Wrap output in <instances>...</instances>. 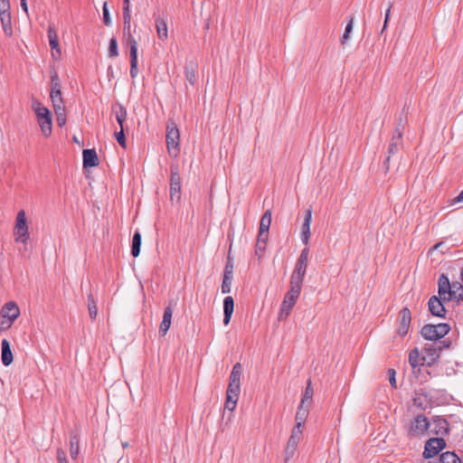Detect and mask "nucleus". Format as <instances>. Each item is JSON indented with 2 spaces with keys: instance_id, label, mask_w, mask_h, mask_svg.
<instances>
[{
  "instance_id": "nucleus-1",
  "label": "nucleus",
  "mask_w": 463,
  "mask_h": 463,
  "mask_svg": "<svg viewBox=\"0 0 463 463\" xmlns=\"http://www.w3.org/2000/svg\"><path fill=\"white\" fill-rule=\"evenodd\" d=\"M242 374V366L236 363L232 370L229 379V385L226 392L225 409L232 411L237 405V401L241 392V376Z\"/></svg>"
},
{
  "instance_id": "nucleus-2",
  "label": "nucleus",
  "mask_w": 463,
  "mask_h": 463,
  "mask_svg": "<svg viewBox=\"0 0 463 463\" xmlns=\"http://www.w3.org/2000/svg\"><path fill=\"white\" fill-rule=\"evenodd\" d=\"M32 109L36 115L43 135L44 137H50L52 129L51 111L37 99H33Z\"/></svg>"
},
{
  "instance_id": "nucleus-3",
  "label": "nucleus",
  "mask_w": 463,
  "mask_h": 463,
  "mask_svg": "<svg viewBox=\"0 0 463 463\" xmlns=\"http://www.w3.org/2000/svg\"><path fill=\"white\" fill-rule=\"evenodd\" d=\"M430 422L423 414L417 415L409 424L407 435L409 438H420L428 433Z\"/></svg>"
},
{
  "instance_id": "nucleus-4",
  "label": "nucleus",
  "mask_w": 463,
  "mask_h": 463,
  "mask_svg": "<svg viewBox=\"0 0 463 463\" xmlns=\"http://www.w3.org/2000/svg\"><path fill=\"white\" fill-rule=\"evenodd\" d=\"M450 330V326L446 323L438 325H425L421 328V335L427 340L435 341L445 336Z\"/></svg>"
},
{
  "instance_id": "nucleus-5",
  "label": "nucleus",
  "mask_w": 463,
  "mask_h": 463,
  "mask_svg": "<svg viewBox=\"0 0 463 463\" xmlns=\"http://www.w3.org/2000/svg\"><path fill=\"white\" fill-rule=\"evenodd\" d=\"M165 137L168 153L174 156H176L180 151V134L179 129L174 122H171L167 125Z\"/></svg>"
},
{
  "instance_id": "nucleus-6",
  "label": "nucleus",
  "mask_w": 463,
  "mask_h": 463,
  "mask_svg": "<svg viewBox=\"0 0 463 463\" xmlns=\"http://www.w3.org/2000/svg\"><path fill=\"white\" fill-rule=\"evenodd\" d=\"M14 235L15 241L18 242L25 243L29 239L28 226L26 222V215L24 211L21 210L18 212L15 225L14 229Z\"/></svg>"
},
{
  "instance_id": "nucleus-7",
  "label": "nucleus",
  "mask_w": 463,
  "mask_h": 463,
  "mask_svg": "<svg viewBox=\"0 0 463 463\" xmlns=\"http://www.w3.org/2000/svg\"><path fill=\"white\" fill-rule=\"evenodd\" d=\"M446 447V441L443 438L429 439L424 447L423 457L430 458L439 454Z\"/></svg>"
},
{
  "instance_id": "nucleus-8",
  "label": "nucleus",
  "mask_w": 463,
  "mask_h": 463,
  "mask_svg": "<svg viewBox=\"0 0 463 463\" xmlns=\"http://www.w3.org/2000/svg\"><path fill=\"white\" fill-rule=\"evenodd\" d=\"M181 198V177L177 166L171 167L170 199L178 202Z\"/></svg>"
},
{
  "instance_id": "nucleus-9",
  "label": "nucleus",
  "mask_w": 463,
  "mask_h": 463,
  "mask_svg": "<svg viewBox=\"0 0 463 463\" xmlns=\"http://www.w3.org/2000/svg\"><path fill=\"white\" fill-rule=\"evenodd\" d=\"M302 437L303 433L295 430L291 431V435L285 448V462H288L290 458H292L295 456L298 443L302 439Z\"/></svg>"
},
{
  "instance_id": "nucleus-10",
  "label": "nucleus",
  "mask_w": 463,
  "mask_h": 463,
  "mask_svg": "<svg viewBox=\"0 0 463 463\" xmlns=\"http://www.w3.org/2000/svg\"><path fill=\"white\" fill-rule=\"evenodd\" d=\"M402 145V133L397 129L395 134L392 136L389 146H388V156L383 163V167L385 171L389 170V161L392 155H394L398 152L399 148Z\"/></svg>"
},
{
  "instance_id": "nucleus-11",
  "label": "nucleus",
  "mask_w": 463,
  "mask_h": 463,
  "mask_svg": "<svg viewBox=\"0 0 463 463\" xmlns=\"http://www.w3.org/2000/svg\"><path fill=\"white\" fill-rule=\"evenodd\" d=\"M290 288L287 292L282 301V305L293 308L295 306L302 288V284L289 281Z\"/></svg>"
},
{
  "instance_id": "nucleus-12",
  "label": "nucleus",
  "mask_w": 463,
  "mask_h": 463,
  "mask_svg": "<svg viewBox=\"0 0 463 463\" xmlns=\"http://www.w3.org/2000/svg\"><path fill=\"white\" fill-rule=\"evenodd\" d=\"M447 302L443 301L440 297L432 296L428 303L430 312L435 317L444 318L447 313L444 304Z\"/></svg>"
},
{
  "instance_id": "nucleus-13",
  "label": "nucleus",
  "mask_w": 463,
  "mask_h": 463,
  "mask_svg": "<svg viewBox=\"0 0 463 463\" xmlns=\"http://www.w3.org/2000/svg\"><path fill=\"white\" fill-rule=\"evenodd\" d=\"M307 260L298 258L296 263V266L294 268V270L290 277V281L303 284L304 277L306 274V270L307 268Z\"/></svg>"
},
{
  "instance_id": "nucleus-14",
  "label": "nucleus",
  "mask_w": 463,
  "mask_h": 463,
  "mask_svg": "<svg viewBox=\"0 0 463 463\" xmlns=\"http://www.w3.org/2000/svg\"><path fill=\"white\" fill-rule=\"evenodd\" d=\"M400 321L399 326L397 329L398 334L401 336H403L408 334L411 321V313L408 307H404L400 311Z\"/></svg>"
},
{
  "instance_id": "nucleus-15",
  "label": "nucleus",
  "mask_w": 463,
  "mask_h": 463,
  "mask_svg": "<svg viewBox=\"0 0 463 463\" xmlns=\"http://www.w3.org/2000/svg\"><path fill=\"white\" fill-rule=\"evenodd\" d=\"M451 286L452 284H450L448 276L442 274L438 281V297H440L443 299V301L451 300V295H449Z\"/></svg>"
},
{
  "instance_id": "nucleus-16",
  "label": "nucleus",
  "mask_w": 463,
  "mask_h": 463,
  "mask_svg": "<svg viewBox=\"0 0 463 463\" xmlns=\"http://www.w3.org/2000/svg\"><path fill=\"white\" fill-rule=\"evenodd\" d=\"M20 309L14 301L7 302L1 309L0 316L5 317L12 323L19 317Z\"/></svg>"
},
{
  "instance_id": "nucleus-17",
  "label": "nucleus",
  "mask_w": 463,
  "mask_h": 463,
  "mask_svg": "<svg viewBox=\"0 0 463 463\" xmlns=\"http://www.w3.org/2000/svg\"><path fill=\"white\" fill-rule=\"evenodd\" d=\"M431 432L436 435L444 436L449 434V424L448 420L440 416H435L432 420Z\"/></svg>"
},
{
  "instance_id": "nucleus-18",
  "label": "nucleus",
  "mask_w": 463,
  "mask_h": 463,
  "mask_svg": "<svg viewBox=\"0 0 463 463\" xmlns=\"http://www.w3.org/2000/svg\"><path fill=\"white\" fill-rule=\"evenodd\" d=\"M173 312L172 302H170L164 309L163 319L159 326V334L163 336L166 335L171 326Z\"/></svg>"
},
{
  "instance_id": "nucleus-19",
  "label": "nucleus",
  "mask_w": 463,
  "mask_h": 463,
  "mask_svg": "<svg viewBox=\"0 0 463 463\" xmlns=\"http://www.w3.org/2000/svg\"><path fill=\"white\" fill-rule=\"evenodd\" d=\"M312 221V210L307 209L305 212L304 221L301 228V241L307 246L310 239V224Z\"/></svg>"
},
{
  "instance_id": "nucleus-20",
  "label": "nucleus",
  "mask_w": 463,
  "mask_h": 463,
  "mask_svg": "<svg viewBox=\"0 0 463 463\" xmlns=\"http://www.w3.org/2000/svg\"><path fill=\"white\" fill-rule=\"evenodd\" d=\"M48 40L52 48V54L54 58L61 56V50L59 47L58 34L54 24H50L48 27Z\"/></svg>"
},
{
  "instance_id": "nucleus-21",
  "label": "nucleus",
  "mask_w": 463,
  "mask_h": 463,
  "mask_svg": "<svg viewBox=\"0 0 463 463\" xmlns=\"http://www.w3.org/2000/svg\"><path fill=\"white\" fill-rule=\"evenodd\" d=\"M308 411H309V408L301 407V405H299L298 410L296 413V418H295L296 425L294 426L292 430L303 433L302 428H303L306 419L307 417Z\"/></svg>"
},
{
  "instance_id": "nucleus-22",
  "label": "nucleus",
  "mask_w": 463,
  "mask_h": 463,
  "mask_svg": "<svg viewBox=\"0 0 463 463\" xmlns=\"http://www.w3.org/2000/svg\"><path fill=\"white\" fill-rule=\"evenodd\" d=\"M271 224V211L267 210L260 222L259 234L261 238L269 237V230Z\"/></svg>"
},
{
  "instance_id": "nucleus-23",
  "label": "nucleus",
  "mask_w": 463,
  "mask_h": 463,
  "mask_svg": "<svg viewBox=\"0 0 463 463\" xmlns=\"http://www.w3.org/2000/svg\"><path fill=\"white\" fill-rule=\"evenodd\" d=\"M198 65L194 61H187L184 67V76L186 80L194 86L196 82V72Z\"/></svg>"
},
{
  "instance_id": "nucleus-24",
  "label": "nucleus",
  "mask_w": 463,
  "mask_h": 463,
  "mask_svg": "<svg viewBox=\"0 0 463 463\" xmlns=\"http://www.w3.org/2000/svg\"><path fill=\"white\" fill-rule=\"evenodd\" d=\"M1 360L4 365L8 366L13 363L14 357L8 340H2Z\"/></svg>"
},
{
  "instance_id": "nucleus-25",
  "label": "nucleus",
  "mask_w": 463,
  "mask_h": 463,
  "mask_svg": "<svg viewBox=\"0 0 463 463\" xmlns=\"http://www.w3.org/2000/svg\"><path fill=\"white\" fill-rule=\"evenodd\" d=\"M52 107L56 115L57 124L59 127L62 128L65 126L67 121L64 101H61V103H54L52 104Z\"/></svg>"
},
{
  "instance_id": "nucleus-26",
  "label": "nucleus",
  "mask_w": 463,
  "mask_h": 463,
  "mask_svg": "<svg viewBox=\"0 0 463 463\" xmlns=\"http://www.w3.org/2000/svg\"><path fill=\"white\" fill-rule=\"evenodd\" d=\"M233 309H234V300H233L232 297H231V296L225 297L223 299V313H224L223 324L224 325H228L230 323L231 317L233 313Z\"/></svg>"
},
{
  "instance_id": "nucleus-27",
  "label": "nucleus",
  "mask_w": 463,
  "mask_h": 463,
  "mask_svg": "<svg viewBox=\"0 0 463 463\" xmlns=\"http://www.w3.org/2000/svg\"><path fill=\"white\" fill-rule=\"evenodd\" d=\"M82 154L84 167H92L99 165V158L94 149H85Z\"/></svg>"
},
{
  "instance_id": "nucleus-28",
  "label": "nucleus",
  "mask_w": 463,
  "mask_h": 463,
  "mask_svg": "<svg viewBox=\"0 0 463 463\" xmlns=\"http://www.w3.org/2000/svg\"><path fill=\"white\" fill-rule=\"evenodd\" d=\"M413 405L419 409L426 410L429 405V396L422 390L415 392Z\"/></svg>"
},
{
  "instance_id": "nucleus-29",
  "label": "nucleus",
  "mask_w": 463,
  "mask_h": 463,
  "mask_svg": "<svg viewBox=\"0 0 463 463\" xmlns=\"http://www.w3.org/2000/svg\"><path fill=\"white\" fill-rule=\"evenodd\" d=\"M156 28L159 40L165 41L168 37V29L165 20L160 17L156 18Z\"/></svg>"
},
{
  "instance_id": "nucleus-30",
  "label": "nucleus",
  "mask_w": 463,
  "mask_h": 463,
  "mask_svg": "<svg viewBox=\"0 0 463 463\" xmlns=\"http://www.w3.org/2000/svg\"><path fill=\"white\" fill-rule=\"evenodd\" d=\"M0 22L5 34L11 36L13 33L11 13L0 14Z\"/></svg>"
},
{
  "instance_id": "nucleus-31",
  "label": "nucleus",
  "mask_w": 463,
  "mask_h": 463,
  "mask_svg": "<svg viewBox=\"0 0 463 463\" xmlns=\"http://www.w3.org/2000/svg\"><path fill=\"white\" fill-rule=\"evenodd\" d=\"M112 110L115 113L116 120L120 126V128H124L123 123L126 120L128 115L126 108L123 105L118 104V106H114Z\"/></svg>"
},
{
  "instance_id": "nucleus-32",
  "label": "nucleus",
  "mask_w": 463,
  "mask_h": 463,
  "mask_svg": "<svg viewBox=\"0 0 463 463\" xmlns=\"http://www.w3.org/2000/svg\"><path fill=\"white\" fill-rule=\"evenodd\" d=\"M313 393H314V391H313V388H312V385H311V381L308 380L306 390H305V392H304L303 397L301 399V402H300L301 407H307V408H309V406L311 405V402H312Z\"/></svg>"
},
{
  "instance_id": "nucleus-33",
  "label": "nucleus",
  "mask_w": 463,
  "mask_h": 463,
  "mask_svg": "<svg viewBox=\"0 0 463 463\" xmlns=\"http://www.w3.org/2000/svg\"><path fill=\"white\" fill-rule=\"evenodd\" d=\"M141 247V234L139 232L134 233L132 239L131 254L134 258L137 257L140 253Z\"/></svg>"
},
{
  "instance_id": "nucleus-34",
  "label": "nucleus",
  "mask_w": 463,
  "mask_h": 463,
  "mask_svg": "<svg viewBox=\"0 0 463 463\" xmlns=\"http://www.w3.org/2000/svg\"><path fill=\"white\" fill-rule=\"evenodd\" d=\"M449 295H451V300L457 299L460 300L463 299V287L458 282L452 283V286L449 290Z\"/></svg>"
},
{
  "instance_id": "nucleus-35",
  "label": "nucleus",
  "mask_w": 463,
  "mask_h": 463,
  "mask_svg": "<svg viewBox=\"0 0 463 463\" xmlns=\"http://www.w3.org/2000/svg\"><path fill=\"white\" fill-rule=\"evenodd\" d=\"M269 237H263L261 238L260 235H258L257 242H256V249H255V254L260 259L265 251L266 249V243Z\"/></svg>"
},
{
  "instance_id": "nucleus-36",
  "label": "nucleus",
  "mask_w": 463,
  "mask_h": 463,
  "mask_svg": "<svg viewBox=\"0 0 463 463\" xmlns=\"http://www.w3.org/2000/svg\"><path fill=\"white\" fill-rule=\"evenodd\" d=\"M130 63H137V43L136 39H129Z\"/></svg>"
},
{
  "instance_id": "nucleus-37",
  "label": "nucleus",
  "mask_w": 463,
  "mask_h": 463,
  "mask_svg": "<svg viewBox=\"0 0 463 463\" xmlns=\"http://www.w3.org/2000/svg\"><path fill=\"white\" fill-rule=\"evenodd\" d=\"M420 360H424V358H420V353L417 348L410 352L409 363L413 369H415L420 364Z\"/></svg>"
},
{
  "instance_id": "nucleus-38",
  "label": "nucleus",
  "mask_w": 463,
  "mask_h": 463,
  "mask_svg": "<svg viewBox=\"0 0 463 463\" xmlns=\"http://www.w3.org/2000/svg\"><path fill=\"white\" fill-rule=\"evenodd\" d=\"M70 445L71 457L75 459L79 454V439L76 436L71 438Z\"/></svg>"
},
{
  "instance_id": "nucleus-39",
  "label": "nucleus",
  "mask_w": 463,
  "mask_h": 463,
  "mask_svg": "<svg viewBox=\"0 0 463 463\" xmlns=\"http://www.w3.org/2000/svg\"><path fill=\"white\" fill-rule=\"evenodd\" d=\"M88 307H89L90 317L92 319H95L97 317V314H98V308H97V306L95 304L94 298L91 294H90L88 297Z\"/></svg>"
},
{
  "instance_id": "nucleus-40",
  "label": "nucleus",
  "mask_w": 463,
  "mask_h": 463,
  "mask_svg": "<svg viewBox=\"0 0 463 463\" xmlns=\"http://www.w3.org/2000/svg\"><path fill=\"white\" fill-rule=\"evenodd\" d=\"M118 55V42L115 37H112L109 41V56L113 58Z\"/></svg>"
},
{
  "instance_id": "nucleus-41",
  "label": "nucleus",
  "mask_w": 463,
  "mask_h": 463,
  "mask_svg": "<svg viewBox=\"0 0 463 463\" xmlns=\"http://www.w3.org/2000/svg\"><path fill=\"white\" fill-rule=\"evenodd\" d=\"M233 278L224 277L222 279L221 290L222 294H228L231 292L232 282Z\"/></svg>"
},
{
  "instance_id": "nucleus-42",
  "label": "nucleus",
  "mask_w": 463,
  "mask_h": 463,
  "mask_svg": "<svg viewBox=\"0 0 463 463\" xmlns=\"http://www.w3.org/2000/svg\"><path fill=\"white\" fill-rule=\"evenodd\" d=\"M131 19L124 20L123 34L127 38V42L129 43V39H135L130 32Z\"/></svg>"
},
{
  "instance_id": "nucleus-43",
  "label": "nucleus",
  "mask_w": 463,
  "mask_h": 463,
  "mask_svg": "<svg viewBox=\"0 0 463 463\" xmlns=\"http://www.w3.org/2000/svg\"><path fill=\"white\" fill-rule=\"evenodd\" d=\"M102 13H103V22L106 26H110L112 24V21L109 15V11L108 8V3L105 2L102 7Z\"/></svg>"
},
{
  "instance_id": "nucleus-44",
  "label": "nucleus",
  "mask_w": 463,
  "mask_h": 463,
  "mask_svg": "<svg viewBox=\"0 0 463 463\" xmlns=\"http://www.w3.org/2000/svg\"><path fill=\"white\" fill-rule=\"evenodd\" d=\"M353 23H354V19L351 18L349 23L347 24L346 27H345V33L343 34V37H342V40H341V43L342 44H345V42L349 39V35L353 30Z\"/></svg>"
},
{
  "instance_id": "nucleus-45",
  "label": "nucleus",
  "mask_w": 463,
  "mask_h": 463,
  "mask_svg": "<svg viewBox=\"0 0 463 463\" xmlns=\"http://www.w3.org/2000/svg\"><path fill=\"white\" fill-rule=\"evenodd\" d=\"M131 19L130 0H123V20Z\"/></svg>"
},
{
  "instance_id": "nucleus-46",
  "label": "nucleus",
  "mask_w": 463,
  "mask_h": 463,
  "mask_svg": "<svg viewBox=\"0 0 463 463\" xmlns=\"http://www.w3.org/2000/svg\"><path fill=\"white\" fill-rule=\"evenodd\" d=\"M50 99L52 104L63 101L61 91L54 90L50 92Z\"/></svg>"
},
{
  "instance_id": "nucleus-47",
  "label": "nucleus",
  "mask_w": 463,
  "mask_h": 463,
  "mask_svg": "<svg viewBox=\"0 0 463 463\" xmlns=\"http://www.w3.org/2000/svg\"><path fill=\"white\" fill-rule=\"evenodd\" d=\"M291 309L292 308H290L288 307H286V306H283L281 304L280 310H279V316H278V319L279 320L286 319L288 317V315L290 314Z\"/></svg>"
},
{
  "instance_id": "nucleus-48",
  "label": "nucleus",
  "mask_w": 463,
  "mask_h": 463,
  "mask_svg": "<svg viewBox=\"0 0 463 463\" xmlns=\"http://www.w3.org/2000/svg\"><path fill=\"white\" fill-rule=\"evenodd\" d=\"M115 137L117 139V141L118 142V144L122 147H126V138H125V134H124V128H120V130L118 132H116Z\"/></svg>"
},
{
  "instance_id": "nucleus-49",
  "label": "nucleus",
  "mask_w": 463,
  "mask_h": 463,
  "mask_svg": "<svg viewBox=\"0 0 463 463\" xmlns=\"http://www.w3.org/2000/svg\"><path fill=\"white\" fill-rule=\"evenodd\" d=\"M51 78H52L51 91L61 90L59 77H58L57 73H53Z\"/></svg>"
},
{
  "instance_id": "nucleus-50",
  "label": "nucleus",
  "mask_w": 463,
  "mask_h": 463,
  "mask_svg": "<svg viewBox=\"0 0 463 463\" xmlns=\"http://www.w3.org/2000/svg\"><path fill=\"white\" fill-rule=\"evenodd\" d=\"M395 375H396V372H395L394 369L391 368V369L388 370V376H389L390 384L394 389L397 388Z\"/></svg>"
},
{
  "instance_id": "nucleus-51",
  "label": "nucleus",
  "mask_w": 463,
  "mask_h": 463,
  "mask_svg": "<svg viewBox=\"0 0 463 463\" xmlns=\"http://www.w3.org/2000/svg\"><path fill=\"white\" fill-rule=\"evenodd\" d=\"M223 276L233 278V265L230 261V260L227 261L225 265Z\"/></svg>"
},
{
  "instance_id": "nucleus-52",
  "label": "nucleus",
  "mask_w": 463,
  "mask_h": 463,
  "mask_svg": "<svg viewBox=\"0 0 463 463\" xmlns=\"http://www.w3.org/2000/svg\"><path fill=\"white\" fill-rule=\"evenodd\" d=\"M11 13L9 0H0V14Z\"/></svg>"
},
{
  "instance_id": "nucleus-53",
  "label": "nucleus",
  "mask_w": 463,
  "mask_h": 463,
  "mask_svg": "<svg viewBox=\"0 0 463 463\" xmlns=\"http://www.w3.org/2000/svg\"><path fill=\"white\" fill-rule=\"evenodd\" d=\"M13 323L9 320H7L5 317L0 316V328L1 329H7L11 326Z\"/></svg>"
},
{
  "instance_id": "nucleus-54",
  "label": "nucleus",
  "mask_w": 463,
  "mask_h": 463,
  "mask_svg": "<svg viewBox=\"0 0 463 463\" xmlns=\"http://www.w3.org/2000/svg\"><path fill=\"white\" fill-rule=\"evenodd\" d=\"M138 74L137 63H130V76L135 79Z\"/></svg>"
},
{
  "instance_id": "nucleus-55",
  "label": "nucleus",
  "mask_w": 463,
  "mask_h": 463,
  "mask_svg": "<svg viewBox=\"0 0 463 463\" xmlns=\"http://www.w3.org/2000/svg\"><path fill=\"white\" fill-rule=\"evenodd\" d=\"M308 255H309V249L307 247H306L305 249L302 250L298 258L308 260Z\"/></svg>"
},
{
  "instance_id": "nucleus-56",
  "label": "nucleus",
  "mask_w": 463,
  "mask_h": 463,
  "mask_svg": "<svg viewBox=\"0 0 463 463\" xmlns=\"http://www.w3.org/2000/svg\"><path fill=\"white\" fill-rule=\"evenodd\" d=\"M458 203H463V190L459 193L458 196H456L452 200V204Z\"/></svg>"
},
{
  "instance_id": "nucleus-57",
  "label": "nucleus",
  "mask_w": 463,
  "mask_h": 463,
  "mask_svg": "<svg viewBox=\"0 0 463 463\" xmlns=\"http://www.w3.org/2000/svg\"><path fill=\"white\" fill-rule=\"evenodd\" d=\"M391 7H392V5L389 6V8L387 9V11L385 13V20H384V25H383V31L386 28L387 22L390 17Z\"/></svg>"
},
{
  "instance_id": "nucleus-58",
  "label": "nucleus",
  "mask_w": 463,
  "mask_h": 463,
  "mask_svg": "<svg viewBox=\"0 0 463 463\" xmlns=\"http://www.w3.org/2000/svg\"><path fill=\"white\" fill-rule=\"evenodd\" d=\"M21 7L25 14H28V6L26 0H21Z\"/></svg>"
},
{
  "instance_id": "nucleus-59",
  "label": "nucleus",
  "mask_w": 463,
  "mask_h": 463,
  "mask_svg": "<svg viewBox=\"0 0 463 463\" xmlns=\"http://www.w3.org/2000/svg\"><path fill=\"white\" fill-rule=\"evenodd\" d=\"M62 458H66L64 451L61 450V449H58L57 450V459H58V461L62 459Z\"/></svg>"
},
{
  "instance_id": "nucleus-60",
  "label": "nucleus",
  "mask_w": 463,
  "mask_h": 463,
  "mask_svg": "<svg viewBox=\"0 0 463 463\" xmlns=\"http://www.w3.org/2000/svg\"><path fill=\"white\" fill-rule=\"evenodd\" d=\"M108 75H109V76H110V75H111V76H113V71H112L111 67H109V70H108Z\"/></svg>"
},
{
  "instance_id": "nucleus-61",
  "label": "nucleus",
  "mask_w": 463,
  "mask_h": 463,
  "mask_svg": "<svg viewBox=\"0 0 463 463\" xmlns=\"http://www.w3.org/2000/svg\"><path fill=\"white\" fill-rule=\"evenodd\" d=\"M59 463H68L66 458H62V459L59 460Z\"/></svg>"
},
{
  "instance_id": "nucleus-62",
  "label": "nucleus",
  "mask_w": 463,
  "mask_h": 463,
  "mask_svg": "<svg viewBox=\"0 0 463 463\" xmlns=\"http://www.w3.org/2000/svg\"><path fill=\"white\" fill-rule=\"evenodd\" d=\"M128 446V442L123 443V447L127 448Z\"/></svg>"
}]
</instances>
